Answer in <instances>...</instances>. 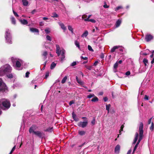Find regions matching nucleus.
<instances>
[{
  "mask_svg": "<svg viewBox=\"0 0 154 154\" xmlns=\"http://www.w3.org/2000/svg\"><path fill=\"white\" fill-rule=\"evenodd\" d=\"M122 8V6H118V7H117V8H115V11H116L117 10H119V9Z\"/></svg>",
  "mask_w": 154,
  "mask_h": 154,
  "instance_id": "obj_47",
  "label": "nucleus"
},
{
  "mask_svg": "<svg viewBox=\"0 0 154 154\" xmlns=\"http://www.w3.org/2000/svg\"><path fill=\"white\" fill-rule=\"evenodd\" d=\"M151 120H152V118H150V119H149L148 121V124H150V123L151 122Z\"/></svg>",
  "mask_w": 154,
  "mask_h": 154,
  "instance_id": "obj_60",
  "label": "nucleus"
},
{
  "mask_svg": "<svg viewBox=\"0 0 154 154\" xmlns=\"http://www.w3.org/2000/svg\"><path fill=\"white\" fill-rule=\"evenodd\" d=\"M35 130V127L34 126H32L29 129V131L30 133H33L34 134V132L35 131H34Z\"/></svg>",
  "mask_w": 154,
  "mask_h": 154,
  "instance_id": "obj_19",
  "label": "nucleus"
},
{
  "mask_svg": "<svg viewBox=\"0 0 154 154\" xmlns=\"http://www.w3.org/2000/svg\"><path fill=\"white\" fill-rule=\"evenodd\" d=\"M7 89V87L6 85L3 83L2 80L0 79V91L4 92Z\"/></svg>",
  "mask_w": 154,
  "mask_h": 154,
  "instance_id": "obj_6",
  "label": "nucleus"
},
{
  "mask_svg": "<svg viewBox=\"0 0 154 154\" xmlns=\"http://www.w3.org/2000/svg\"><path fill=\"white\" fill-rule=\"evenodd\" d=\"M11 19L12 23L14 24H16V20L14 18L12 17H11Z\"/></svg>",
  "mask_w": 154,
  "mask_h": 154,
  "instance_id": "obj_31",
  "label": "nucleus"
},
{
  "mask_svg": "<svg viewBox=\"0 0 154 154\" xmlns=\"http://www.w3.org/2000/svg\"><path fill=\"white\" fill-rule=\"evenodd\" d=\"M72 118L76 122L78 121L79 120V119L77 117L76 115L74 113V112L72 113Z\"/></svg>",
  "mask_w": 154,
  "mask_h": 154,
  "instance_id": "obj_12",
  "label": "nucleus"
},
{
  "mask_svg": "<svg viewBox=\"0 0 154 154\" xmlns=\"http://www.w3.org/2000/svg\"><path fill=\"white\" fill-rule=\"evenodd\" d=\"M88 31L86 30L83 33L81 37L83 38L86 37L88 35Z\"/></svg>",
  "mask_w": 154,
  "mask_h": 154,
  "instance_id": "obj_20",
  "label": "nucleus"
},
{
  "mask_svg": "<svg viewBox=\"0 0 154 154\" xmlns=\"http://www.w3.org/2000/svg\"><path fill=\"white\" fill-rule=\"evenodd\" d=\"M124 127V125H122L121 127V128L120 130V133L121 131H123V128Z\"/></svg>",
  "mask_w": 154,
  "mask_h": 154,
  "instance_id": "obj_55",
  "label": "nucleus"
},
{
  "mask_svg": "<svg viewBox=\"0 0 154 154\" xmlns=\"http://www.w3.org/2000/svg\"><path fill=\"white\" fill-rule=\"evenodd\" d=\"M5 37L7 42L10 44H12V42L11 40V35L8 29L6 30Z\"/></svg>",
  "mask_w": 154,
  "mask_h": 154,
  "instance_id": "obj_5",
  "label": "nucleus"
},
{
  "mask_svg": "<svg viewBox=\"0 0 154 154\" xmlns=\"http://www.w3.org/2000/svg\"><path fill=\"white\" fill-rule=\"evenodd\" d=\"M98 61H96L94 63V66H96L97 63H98Z\"/></svg>",
  "mask_w": 154,
  "mask_h": 154,
  "instance_id": "obj_57",
  "label": "nucleus"
},
{
  "mask_svg": "<svg viewBox=\"0 0 154 154\" xmlns=\"http://www.w3.org/2000/svg\"><path fill=\"white\" fill-rule=\"evenodd\" d=\"M49 72H46L45 77V78L46 79L49 76Z\"/></svg>",
  "mask_w": 154,
  "mask_h": 154,
  "instance_id": "obj_54",
  "label": "nucleus"
},
{
  "mask_svg": "<svg viewBox=\"0 0 154 154\" xmlns=\"http://www.w3.org/2000/svg\"><path fill=\"white\" fill-rule=\"evenodd\" d=\"M120 146L119 145H117L115 148V152L116 154L119 153L120 150Z\"/></svg>",
  "mask_w": 154,
  "mask_h": 154,
  "instance_id": "obj_10",
  "label": "nucleus"
},
{
  "mask_svg": "<svg viewBox=\"0 0 154 154\" xmlns=\"http://www.w3.org/2000/svg\"><path fill=\"white\" fill-rule=\"evenodd\" d=\"M6 74L4 70L3 69L2 66L0 68V76H2L4 75L5 74Z\"/></svg>",
  "mask_w": 154,
  "mask_h": 154,
  "instance_id": "obj_13",
  "label": "nucleus"
},
{
  "mask_svg": "<svg viewBox=\"0 0 154 154\" xmlns=\"http://www.w3.org/2000/svg\"><path fill=\"white\" fill-rule=\"evenodd\" d=\"M77 64V63L75 61L73 62L71 64L70 66H73Z\"/></svg>",
  "mask_w": 154,
  "mask_h": 154,
  "instance_id": "obj_44",
  "label": "nucleus"
},
{
  "mask_svg": "<svg viewBox=\"0 0 154 154\" xmlns=\"http://www.w3.org/2000/svg\"><path fill=\"white\" fill-rule=\"evenodd\" d=\"M88 50L90 51H94L93 50L92 48V47H91V46L89 45H88Z\"/></svg>",
  "mask_w": 154,
  "mask_h": 154,
  "instance_id": "obj_43",
  "label": "nucleus"
},
{
  "mask_svg": "<svg viewBox=\"0 0 154 154\" xmlns=\"http://www.w3.org/2000/svg\"><path fill=\"white\" fill-rule=\"evenodd\" d=\"M150 129L152 131H153L154 129V124L153 122H152L151 124V125L150 128Z\"/></svg>",
  "mask_w": 154,
  "mask_h": 154,
  "instance_id": "obj_40",
  "label": "nucleus"
},
{
  "mask_svg": "<svg viewBox=\"0 0 154 154\" xmlns=\"http://www.w3.org/2000/svg\"><path fill=\"white\" fill-rule=\"evenodd\" d=\"M44 24L43 22H41L40 23V25L41 26H42L44 25Z\"/></svg>",
  "mask_w": 154,
  "mask_h": 154,
  "instance_id": "obj_62",
  "label": "nucleus"
},
{
  "mask_svg": "<svg viewBox=\"0 0 154 154\" xmlns=\"http://www.w3.org/2000/svg\"><path fill=\"white\" fill-rule=\"evenodd\" d=\"M68 29L72 33H73V29L72 28L71 26L70 25L68 26Z\"/></svg>",
  "mask_w": 154,
  "mask_h": 154,
  "instance_id": "obj_34",
  "label": "nucleus"
},
{
  "mask_svg": "<svg viewBox=\"0 0 154 154\" xmlns=\"http://www.w3.org/2000/svg\"><path fill=\"white\" fill-rule=\"evenodd\" d=\"M95 119H93L92 120L91 122V123L93 125H94L95 124Z\"/></svg>",
  "mask_w": 154,
  "mask_h": 154,
  "instance_id": "obj_48",
  "label": "nucleus"
},
{
  "mask_svg": "<svg viewBox=\"0 0 154 154\" xmlns=\"http://www.w3.org/2000/svg\"><path fill=\"white\" fill-rule=\"evenodd\" d=\"M30 31L33 32H37L38 33L39 31L38 29H37L34 28H31L30 29Z\"/></svg>",
  "mask_w": 154,
  "mask_h": 154,
  "instance_id": "obj_21",
  "label": "nucleus"
},
{
  "mask_svg": "<svg viewBox=\"0 0 154 154\" xmlns=\"http://www.w3.org/2000/svg\"><path fill=\"white\" fill-rule=\"evenodd\" d=\"M45 31L47 34L49 33L50 32V29L49 28H46L45 29Z\"/></svg>",
  "mask_w": 154,
  "mask_h": 154,
  "instance_id": "obj_39",
  "label": "nucleus"
},
{
  "mask_svg": "<svg viewBox=\"0 0 154 154\" xmlns=\"http://www.w3.org/2000/svg\"><path fill=\"white\" fill-rule=\"evenodd\" d=\"M7 76L9 78L11 79L13 78V75L12 74H8L7 75Z\"/></svg>",
  "mask_w": 154,
  "mask_h": 154,
  "instance_id": "obj_36",
  "label": "nucleus"
},
{
  "mask_svg": "<svg viewBox=\"0 0 154 154\" xmlns=\"http://www.w3.org/2000/svg\"><path fill=\"white\" fill-rule=\"evenodd\" d=\"M149 50H146V52L141 51L140 52V54L141 55H144L145 56H146L148 54V53L149 52Z\"/></svg>",
  "mask_w": 154,
  "mask_h": 154,
  "instance_id": "obj_28",
  "label": "nucleus"
},
{
  "mask_svg": "<svg viewBox=\"0 0 154 154\" xmlns=\"http://www.w3.org/2000/svg\"><path fill=\"white\" fill-rule=\"evenodd\" d=\"M76 79L77 82L79 84L81 85H83L84 84V82L82 81L81 80L79 79L77 77V76H76Z\"/></svg>",
  "mask_w": 154,
  "mask_h": 154,
  "instance_id": "obj_23",
  "label": "nucleus"
},
{
  "mask_svg": "<svg viewBox=\"0 0 154 154\" xmlns=\"http://www.w3.org/2000/svg\"><path fill=\"white\" fill-rule=\"evenodd\" d=\"M85 21H90L93 23H95L96 22V21L94 19H85Z\"/></svg>",
  "mask_w": 154,
  "mask_h": 154,
  "instance_id": "obj_29",
  "label": "nucleus"
},
{
  "mask_svg": "<svg viewBox=\"0 0 154 154\" xmlns=\"http://www.w3.org/2000/svg\"><path fill=\"white\" fill-rule=\"evenodd\" d=\"M131 152V150H128L127 154H130Z\"/></svg>",
  "mask_w": 154,
  "mask_h": 154,
  "instance_id": "obj_63",
  "label": "nucleus"
},
{
  "mask_svg": "<svg viewBox=\"0 0 154 154\" xmlns=\"http://www.w3.org/2000/svg\"><path fill=\"white\" fill-rule=\"evenodd\" d=\"M29 72H27L26 73L25 76L26 78H28L29 76Z\"/></svg>",
  "mask_w": 154,
  "mask_h": 154,
  "instance_id": "obj_50",
  "label": "nucleus"
},
{
  "mask_svg": "<svg viewBox=\"0 0 154 154\" xmlns=\"http://www.w3.org/2000/svg\"><path fill=\"white\" fill-rule=\"evenodd\" d=\"M154 63V57L153 58L152 60L151 63L152 64Z\"/></svg>",
  "mask_w": 154,
  "mask_h": 154,
  "instance_id": "obj_64",
  "label": "nucleus"
},
{
  "mask_svg": "<svg viewBox=\"0 0 154 154\" xmlns=\"http://www.w3.org/2000/svg\"><path fill=\"white\" fill-rule=\"evenodd\" d=\"M11 106L10 103L8 100L2 99L0 100V115L2 113L1 109L6 110L8 109Z\"/></svg>",
  "mask_w": 154,
  "mask_h": 154,
  "instance_id": "obj_1",
  "label": "nucleus"
},
{
  "mask_svg": "<svg viewBox=\"0 0 154 154\" xmlns=\"http://www.w3.org/2000/svg\"><path fill=\"white\" fill-rule=\"evenodd\" d=\"M56 64L54 62H52L50 68L51 69H53L56 66Z\"/></svg>",
  "mask_w": 154,
  "mask_h": 154,
  "instance_id": "obj_30",
  "label": "nucleus"
},
{
  "mask_svg": "<svg viewBox=\"0 0 154 154\" xmlns=\"http://www.w3.org/2000/svg\"><path fill=\"white\" fill-rule=\"evenodd\" d=\"M111 106V105L110 104L106 105V109L107 110V113H109V109Z\"/></svg>",
  "mask_w": 154,
  "mask_h": 154,
  "instance_id": "obj_32",
  "label": "nucleus"
},
{
  "mask_svg": "<svg viewBox=\"0 0 154 154\" xmlns=\"http://www.w3.org/2000/svg\"><path fill=\"white\" fill-rule=\"evenodd\" d=\"M125 74L127 75H129L130 74V71H128Z\"/></svg>",
  "mask_w": 154,
  "mask_h": 154,
  "instance_id": "obj_59",
  "label": "nucleus"
},
{
  "mask_svg": "<svg viewBox=\"0 0 154 154\" xmlns=\"http://www.w3.org/2000/svg\"><path fill=\"white\" fill-rule=\"evenodd\" d=\"M46 38L49 41H51V37L48 35H47L46 36Z\"/></svg>",
  "mask_w": 154,
  "mask_h": 154,
  "instance_id": "obj_45",
  "label": "nucleus"
},
{
  "mask_svg": "<svg viewBox=\"0 0 154 154\" xmlns=\"http://www.w3.org/2000/svg\"><path fill=\"white\" fill-rule=\"evenodd\" d=\"M2 67L6 73L7 72H10L11 71L12 68L9 65H5L2 66Z\"/></svg>",
  "mask_w": 154,
  "mask_h": 154,
  "instance_id": "obj_7",
  "label": "nucleus"
},
{
  "mask_svg": "<svg viewBox=\"0 0 154 154\" xmlns=\"http://www.w3.org/2000/svg\"><path fill=\"white\" fill-rule=\"evenodd\" d=\"M74 103V101L73 100L70 101L69 103V105L70 106L72 104Z\"/></svg>",
  "mask_w": 154,
  "mask_h": 154,
  "instance_id": "obj_53",
  "label": "nucleus"
},
{
  "mask_svg": "<svg viewBox=\"0 0 154 154\" xmlns=\"http://www.w3.org/2000/svg\"><path fill=\"white\" fill-rule=\"evenodd\" d=\"M34 134L40 138L41 137L44 135L42 132L39 131H35L34 132Z\"/></svg>",
  "mask_w": 154,
  "mask_h": 154,
  "instance_id": "obj_9",
  "label": "nucleus"
},
{
  "mask_svg": "<svg viewBox=\"0 0 154 154\" xmlns=\"http://www.w3.org/2000/svg\"><path fill=\"white\" fill-rule=\"evenodd\" d=\"M74 43L76 47L78 48L80 50H81L79 43V42L77 40H75L74 42Z\"/></svg>",
  "mask_w": 154,
  "mask_h": 154,
  "instance_id": "obj_18",
  "label": "nucleus"
},
{
  "mask_svg": "<svg viewBox=\"0 0 154 154\" xmlns=\"http://www.w3.org/2000/svg\"><path fill=\"white\" fill-rule=\"evenodd\" d=\"M59 24V25L60 26L61 28L63 29L64 30H66V27L65 26L64 24L61 23V22H59L58 23Z\"/></svg>",
  "mask_w": 154,
  "mask_h": 154,
  "instance_id": "obj_17",
  "label": "nucleus"
},
{
  "mask_svg": "<svg viewBox=\"0 0 154 154\" xmlns=\"http://www.w3.org/2000/svg\"><path fill=\"white\" fill-rule=\"evenodd\" d=\"M36 11L34 9V10H33L31 12V13L32 14H34L35 13V12Z\"/></svg>",
  "mask_w": 154,
  "mask_h": 154,
  "instance_id": "obj_61",
  "label": "nucleus"
},
{
  "mask_svg": "<svg viewBox=\"0 0 154 154\" xmlns=\"http://www.w3.org/2000/svg\"><path fill=\"white\" fill-rule=\"evenodd\" d=\"M11 59L14 65H15V66L16 69L18 70H20L21 69H19L22 63V61L21 60L19 59L15 58L14 57L11 58Z\"/></svg>",
  "mask_w": 154,
  "mask_h": 154,
  "instance_id": "obj_4",
  "label": "nucleus"
},
{
  "mask_svg": "<svg viewBox=\"0 0 154 154\" xmlns=\"http://www.w3.org/2000/svg\"><path fill=\"white\" fill-rule=\"evenodd\" d=\"M103 7L105 8H108L109 7V6L107 5L106 4V3H105V4L104 5Z\"/></svg>",
  "mask_w": 154,
  "mask_h": 154,
  "instance_id": "obj_51",
  "label": "nucleus"
},
{
  "mask_svg": "<svg viewBox=\"0 0 154 154\" xmlns=\"http://www.w3.org/2000/svg\"><path fill=\"white\" fill-rule=\"evenodd\" d=\"M56 53L58 56H60L61 60L63 61L65 57V51L63 49L60 50L59 46L58 45H56Z\"/></svg>",
  "mask_w": 154,
  "mask_h": 154,
  "instance_id": "obj_3",
  "label": "nucleus"
},
{
  "mask_svg": "<svg viewBox=\"0 0 154 154\" xmlns=\"http://www.w3.org/2000/svg\"><path fill=\"white\" fill-rule=\"evenodd\" d=\"M81 58L82 59H83L84 60H87L88 59V57H83L82 56H81Z\"/></svg>",
  "mask_w": 154,
  "mask_h": 154,
  "instance_id": "obj_52",
  "label": "nucleus"
},
{
  "mask_svg": "<svg viewBox=\"0 0 154 154\" xmlns=\"http://www.w3.org/2000/svg\"><path fill=\"white\" fill-rule=\"evenodd\" d=\"M121 23V21L120 20H118L116 22V27H118L120 25Z\"/></svg>",
  "mask_w": 154,
  "mask_h": 154,
  "instance_id": "obj_26",
  "label": "nucleus"
},
{
  "mask_svg": "<svg viewBox=\"0 0 154 154\" xmlns=\"http://www.w3.org/2000/svg\"><path fill=\"white\" fill-rule=\"evenodd\" d=\"M67 79V77L66 76H65L62 80L61 81V83L62 84L64 83Z\"/></svg>",
  "mask_w": 154,
  "mask_h": 154,
  "instance_id": "obj_35",
  "label": "nucleus"
},
{
  "mask_svg": "<svg viewBox=\"0 0 154 154\" xmlns=\"http://www.w3.org/2000/svg\"><path fill=\"white\" fill-rule=\"evenodd\" d=\"M20 21L22 24L23 25H26L28 23V22L27 20L25 19L23 20H20Z\"/></svg>",
  "mask_w": 154,
  "mask_h": 154,
  "instance_id": "obj_15",
  "label": "nucleus"
},
{
  "mask_svg": "<svg viewBox=\"0 0 154 154\" xmlns=\"http://www.w3.org/2000/svg\"><path fill=\"white\" fill-rule=\"evenodd\" d=\"M138 133L136 132L135 133V138H134V142H133V144H135L136 143V142L137 141V139H138Z\"/></svg>",
  "mask_w": 154,
  "mask_h": 154,
  "instance_id": "obj_14",
  "label": "nucleus"
},
{
  "mask_svg": "<svg viewBox=\"0 0 154 154\" xmlns=\"http://www.w3.org/2000/svg\"><path fill=\"white\" fill-rule=\"evenodd\" d=\"M144 99L145 100H148V99H149V97H148V96H147L146 95H145V96Z\"/></svg>",
  "mask_w": 154,
  "mask_h": 154,
  "instance_id": "obj_56",
  "label": "nucleus"
},
{
  "mask_svg": "<svg viewBox=\"0 0 154 154\" xmlns=\"http://www.w3.org/2000/svg\"><path fill=\"white\" fill-rule=\"evenodd\" d=\"M103 100L105 102H106L107 101L108 98L107 97H105L103 98Z\"/></svg>",
  "mask_w": 154,
  "mask_h": 154,
  "instance_id": "obj_58",
  "label": "nucleus"
},
{
  "mask_svg": "<svg viewBox=\"0 0 154 154\" xmlns=\"http://www.w3.org/2000/svg\"><path fill=\"white\" fill-rule=\"evenodd\" d=\"M88 124V122L87 120L85 122H80L78 124V125L79 127H82V128H84L86 127Z\"/></svg>",
  "mask_w": 154,
  "mask_h": 154,
  "instance_id": "obj_8",
  "label": "nucleus"
},
{
  "mask_svg": "<svg viewBox=\"0 0 154 154\" xmlns=\"http://www.w3.org/2000/svg\"><path fill=\"white\" fill-rule=\"evenodd\" d=\"M86 132L83 131H79L78 134L81 136H83L85 134Z\"/></svg>",
  "mask_w": 154,
  "mask_h": 154,
  "instance_id": "obj_24",
  "label": "nucleus"
},
{
  "mask_svg": "<svg viewBox=\"0 0 154 154\" xmlns=\"http://www.w3.org/2000/svg\"><path fill=\"white\" fill-rule=\"evenodd\" d=\"M118 62H117L115 63V64H114V69H116L117 68V67L118 66Z\"/></svg>",
  "mask_w": 154,
  "mask_h": 154,
  "instance_id": "obj_41",
  "label": "nucleus"
},
{
  "mask_svg": "<svg viewBox=\"0 0 154 154\" xmlns=\"http://www.w3.org/2000/svg\"><path fill=\"white\" fill-rule=\"evenodd\" d=\"M47 55L48 52L46 51L44 52L42 54V56L44 57V58L45 59H46L47 58Z\"/></svg>",
  "mask_w": 154,
  "mask_h": 154,
  "instance_id": "obj_33",
  "label": "nucleus"
},
{
  "mask_svg": "<svg viewBox=\"0 0 154 154\" xmlns=\"http://www.w3.org/2000/svg\"><path fill=\"white\" fill-rule=\"evenodd\" d=\"M87 15H86L85 14H84L82 16V18L83 19H84V20L85 19H86L87 18Z\"/></svg>",
  "mask_w": 154,
  "mask_h": 154,
  "instance_id": "obj_49",
  "label": "nucleus"
},
{
  "mask_svg": "<svg viewBox=\"0 0 154 154\" xmlns=\"http://www.w3.org/2000/svg\"><path fill=\"white\" fill-rule=\"evenodd\" d=\"M153 36L150 35H146L145 37V39L147 42H149L153 38Z\"/></svg>",
  "mask_w": 154,
  "mask_h": 154,
  "instance_id": "obj_11",
  "label": "nucleus"
},
{
  "mask_svg": "<svg viewBox=\"0 0 154 154\" xmlns=\"http://www.w3.org/2000/svg\"><path fill=\"white\" fill-rule=\"evenodd\" d=\"M143 124L142 122H140V126L139 127V134H140V137L138 140L137 142V143H136V145L135 146L133 153H134V152L136 149L139 143H140V141L142 139L143 135Z\"/></svg>",
  "mask_w": 154,
  "mask_h": 154,
  "instance_id": "obj_2",
  "label": "nucleus"
},
{
  "mask_svg": "<svg viewBox=\"0 0 154 154\" xmlns=\"http://www.w3.org/2000/svg\"><path fill=\"white\" fill-rule=\"evenodd\" d=\"M52 131V128L51 127V128H47L46 130V131H49V132H51Z\"/></svg>",
  "mask_w": 154,
  "mask_h": 154,
  "instance_id": "obj_42",
  "label": "nucleus"
},
{
  "mask_svg": "<svg viewBox=\"0 0 154 154\" xmlns=\"http://www.w3.org/2000/svg\"><path fill=\"white\" fill-rule=\"evenodd\" d=\"M94 97L91 100V101L93 102H95L98 101V99L97 97L94 96Z\"/></svg>",
  "mask_w": 154,
  "mask_h": 154,
  "instance_id": "obj_27",
  "label": "nucleus"
},
{
  "mask_svg": "<svg viewBox=\"0 0 154 154\" xmlns=\"http://www.w3.org/2000/svg\"><path fill=\"white\" fill-rule=\"evenodd\" d=\"M94 94H90L88 95L87 96V97L88 98H90L92 97H94Z\"/></svg>",
  "mask_w": 154,
  "mask_h": 154,
  "instance_id": "obj_37",
  "label": "nucleus"
},
{
  "mask_svg": "<svg viewBox=\"0 0 154 154\" xmlns=\"http://www.w3.org/2000/svg\"><path fill=\"white\" fill-rule=\"evenodd\" d=\"M23 5L24 6H27L29 4V2L27 0H22Z\"/></svg>",
  "mask_w": 154,
  "mask_h": 154,
  "instance_id": "obj_16",
  "label": "nucleus"
},
{
  "mask_svg": "<svg viewBox=\"0 0 154 154\" xmlns=\"http://www.w3.org/2000/svg\"><path fill=\"white\" fill-rule=\"evenodd\" d=\"M13 11L15 16L17 17H19V15L17 14V13L16 12L14 11L13 10Z\"/></svg>",
  "mask_w": 154,
  "mask_h": 154,
  "instance_id": "obj_46",
  "label": "nucleus"
},
{
  "mask_svg": "<svg viewBox=\"0 0 154 154\" xmlns=\"http://www.w3.org/2000/svg\"><path fill=\"white\" fill-rule=\"evenodd\" d=\"M51 17L54 18H57L58 17V15L57 14L54 13L52 14V15L51 16Z\"/></svg>",
  "mask_w": 154,
  "mask_h": 154,
  "instance_id": "obj_38",
  "label": "nucleus"
},
{
  "mask_svg": "<svg viewBox=\"0 0 154 154\" xmlns=\"http://www.w3.org/2000/svg\"><path fill=\"white\" fill-rule=\"evenodd\" d=\"M143 62L144 64L145 67H146L147 66H148V60L146 58H144L143 60Z\"/></svg>",
  "mask_w": 154,
  "mask_h": 154,
  "instance_id": "obj_25",
  "label": "nucleus"
},
{
  "mask_svg": "<svg viewBox=\"0 0 154 154\" xmlns=\"http://www.w3.org/2000/svg\"><path fill=\"white\" fill-rule=\"evenodd\" d=\"M120 47V46H115L111 49V52H113L115 51L116 49H118Z\"/></svg>",
  "mask_w": 154,
  "mask_h": 154,
  "instance_id": "obj_22",
  "label": "nucleus"
}]
</instances>
